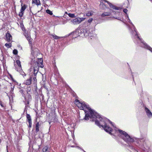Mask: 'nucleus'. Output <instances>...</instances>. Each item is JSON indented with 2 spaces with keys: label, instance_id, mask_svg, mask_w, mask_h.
Instances as JSON below:
<instances>
[{
  "label": "nucleus",
  "instance_id": "obj_26",
  "mask_svg": "<svg viewBox=\"0 0 152 152\" xmlns=\"http://www.w3.org/2000/svg\"><path fill=\"white\" fill-rule=\"evenodd\" d=\"M68 15L69 17L72 18H74L75 17V15L74 14L69 13Z\"/></svg>",
  "mask_w": 152,
  "mask_h": 152
},
{
  "label": "nucleus",
  "instance_id": "obj_10",
  "mask_svg": "<svg viewBox=\"0 0 152 152\" xmlns=\"http://www.w3.org/2000/svg\"><path fill=\"white\" fill-rule=\"evenodd\" d=\"M6 40L8 42H10L12 40V36L9 33L7 32L6 35Z\"/></svg>",
  "mask_w": 152,
  "mask_h": 152
},
{
  "label": "nucleus",
  "instance_id": "obj_43",
  "mask_svg": "<svg viewBox=\"0 0 152 152\" xmlns=\"http://www.w3.org/2000/svg\"><path fill=\"white\" fill-rule=\"evenodd\" d=\"M84 151V152H85V151Z\"/></svg>",
  "mask_w": 152,
  "mask_h": 152
},
{
  "label": "nucleus",
  "instance_id": "obj_29",
  "mask_svg": "<svg viewBox=\"0 0 152 152\" xmlns=\"http://www.w3.org/2000/svg\"><path fill=\"white\" fill-rule=\"evenodd\" d=\"M21 27L22 28V30L24 31H25L26 30L25 29V28L24 27V25L22 23L21 24Z\"/></svg>",
  "mask_w": 152,
  "mask_h": 152
},
{
  "label": "nucleus",
  "instance_id": "obj_4",
  "mask_svg": "<svg viewBox=\"0 0 152 152\" xmlns=\"http://www.w3.org/2000/svg\"><path fill=\"white\" fill-rule=\"evenodd\" d=\"M31 64L34 66V73L30 75L29 78L25 80L23 82L24 84L29 85L31 84L32 79H33L34 83L37 82L36 75L39 69V65L40 64L37 61H34L32 59L31 62Z\"/></svg>",
  "mask_w": 152,
  "mask_h": 152
},
{
  "label": "nucleus",
  "instance_id": "obj_30",
  "mask_svg": "<svg viewBox=\"0 0 152 152\" xmlns=\"http://www.w3.org/2000/svg\"><path fill=\"white\" fill-rule=\"evenodd\" d=\"M93 20V19L92 18H90L88 20V22L89 23H91V22H92V21Z\"/></svg>",
  "mask_w": 152,
  "mask_h": 152
},
{
  "label": "nucleus",
  "instance_id": "obj_28",
  "mask_svg": "<svg viewBox=\"0 0 152 152\" xmlns=\"http://www.w3.org/2000/svg\"><path fill=\"white\" fill-rule=\"evenodd\" d=\"M80 23L82 21L84 20L85 19V18H78Z\"/></svg>",
  "mask_w": 152,
  "mask_h": 152
},
{
  "label": "nucleus",
  "instance_id": "obj_18",
  "mask_svg": "<svg viewBox=\"0 0 152 152\" xmlns=\"http://www.w3.org/2000/svg\"><path fill=\"white\" fill-rule=\"evenodd\" d=\"M40 124L39 122H37L36 124V132H37L39 131V128L40 126Z\"/></svg>",
  "mask_w": 152,
  "mask_h": 152
},
{
  "label": "nucleus",
  "instance_id": "obj_21",
  "mask_svg": "<svg viewBox=\"0 0 152 152\" xmlns=\"http://www.w3.org/2000/svg\"><path fill=\"white\" fill-rule=\"evenodd\" d=\"M38 51V49L37 48L34 49V50H32L31 52V54L33 55L35 54H36V53H35V52H37Z\"/></svg>",
  "mask_w": 152,
  "mask_h": 152
},
{
  "label": "nucleus",
  "instance_id": "obj_2",
  "mask_svg": "<svg viewBox=\"0 0 152 152\" xmlns=\"http://www.w3.org/2000/svg\"><path fill=\"white\" fill-rule=\"evenodd\" d=\"M121 134L120 136L123 140L129 144V147L132 149H135L133 145H135L143 151L145 150L144 145L145 141L144 139H138L134 141V139L129 135L126 132L121 130H118Z\"/></svg>",
  "mask_w": 152,
  "mask_h": 152
},
{
  "label": "nucleus",
  "instance_id": "obj_17",
  "mask_svg": "<svg viewBox=\"0 0 152 152\" xmlns=\"http://www.w3.org/2000/svg\"><path fill=\"white\" fill-rule=\"evenodd\" d=\"M26 117L27 118V121L28 122H32L31 118L29 114L27 113Z\"/></svg>",
  "mask_w": 152,
  "mask_h": 152
},
{
  "label": "nucleus",
  "instance_id": "obj_25",
  "mask_svg": "<svg viewBox=\"0 0 152 152\" xmlns=\"http://www.w3.org/2000/svg\"><path fill=\"white\" fill-rule=\"evenodd\" d=\"M93 12L92 11H91L90 12H89L87 13L86 14L87 16H90L93 15Z\"/></svg>",
  "mask_w": 152,
  "mask_h": 152
},
{
  "label": "nucleus",
  "instance_id": "obj_37",
  "mask_svg": "<svg viewBox=\"0 0 152 152\" xmlns=\"http://www.w3.org/2000/svg\"><path fill=\"white\" fill-rule=\"evenodd\" d=\"M77 148H78L81 149V148H80V147H78V146H77Z\"/></svg>",
  "mask_w": 152,
  "mask_h": 152
},
{
  "label": "nucleus",
  "instance_id": "obj_14",
  "mask_svg": "<svg viewBox=\"0 0 152 152\" xmlns=\"http://www.w3.org/2000/svg\"><path fill=\"white\" fill-rule=\"evenodd\" d=\"M99 7L100 8L102 9H104L107 8L106 6L102 2H101Z\"/></svg>",
  "mask_w": 152,
  "mask_h": 152
},
{
  "label": "nucleus",
  "instance_id": "obj_27",
  "mask_svg": "<svg viewBox=\"0 0 152 152\" xmlns=\"http://www.w3.org/2000/svg\"><path fill=\"white\" fill-rule=\"evenodd\" d=\"M18 51L16 49H14L13 51V53L14 55H16L18 54Z\"/></svg>",
  "mask_w": 152,
  "mask_h": 152
},
{
  "label": "nucleus",
  "instance_id": "obj_11",
  "mask_svg": "<svg viewBox=\"0 0 152 152\" xmlns=\"http://www.w3.org/2000/svg\"><path fill=\"white\" fill-rule=\"evenodd\" d=\"M145 110L147 116L149 118L152 117V113L148 108L145 107Z\"/></svg>",
  "mask_w": 152,
  "mask_h": 152
},
{
  "label": "nucleus",
  "instance_id": "obj_24",
  "mask_svg": "<svg viewBox=\"0 0 152 152\" xmlns=\"http://www.w3.org/2000/svg\"><path fill=\"white\" fill-rule=\"evenodd\" d=\"M5 46L8 48H10L12 46V44L11 43H6Z\"/></svg>",
  "mask_w": 152,
  "mask_h": 152
},
{
  "label": "nucleus",
  "instance_id": "obj_34",
  "mask_svg": "<svg viewBox=\"0 0 152 152\" xmlns=\"http://www.w3.org/2000/svg\"><path fill=\"white\" fill-rule=\"evenodd\" d=\"M28 42H29V43L30 44H31L32 43V42H31V41H30V40H28Z\"/></svg>",
  "mask_w": 152,
  "mask_h": 152
},
{
  "label": "nucleus",
  "instance_id": "obj_31",
  "mask_svg": "<svg viewBox=\"0 0 152 152\" xmlns=\"http://www.w3.org/2000/svg\"><path fill=\"white\" fill-rule=\"evenodd\" d=\"M28 123L29 124L28 127L29 128H31V127L32 126V122H29Z\"/></svg>",
  "mask_w": 152,
  "mask_h": 152
},
{
  "label": "nucleus",
  "instance_id": "obj_13",
  "mask_svg": "<svg viewBox=\"0 0 152 152\" xmlns=\"http://www.w3.org/2000/svg\"><path fill=\"white\" fill-rule=\"evenodd\" d=\"M23 34L27 40H30V34L29 33L26 32V31L25 30V31H24Z\"/></svg>",
  "mask_w": 152,
  "mask_h": 152
},
{
  "label": "nucleus",
  "instance_id": "obj_42",
  "mask_svg": "<svg viewBox=\"0 0 152 152\" xmlns=\"http://www.w3.org/2000/svg\"><path fill=\"white\" fill-rule=\"evenodd\" d=\"M65 13H67V12H65Z\"/></svg>",
  "mask_w": 152,
  "mask_h": 152
},
{
  "label": "nucleus",
  "instance_id": "obj_33",
  "mask_svg": "<svg viewBox=\"0 0 152 152\" xmlns=\"http://www.w3.org/2000/svg\"><path fill=\"white\" fill-rule=\"evenodd\" d=\"M29 104V102L28 101H27V103H26V107H28V105Z\"/></svg>",
  "mask_w": 152,
  "mask_h": 152
},
{
  "label": "nucleus",
  "instance_id": "obj_36",
  "mask_svg": "<svg viewBox=\"0 0 152 152\" xmlns=\"http://www.w3.org/2000/svg\"><path fill=\"white\" fill-rule=\"evenodd\" d=\"M132 76L133 80H134V75H132Z\"/></svg>",
  "mask_w": 152,
  "mask_h": 152
},
{
  "label": "nucleus",
  "instance_id": "obj_39",
  "mask_svg": "<svg viewBox=\"0 0 152 152\" xmlns=\"http://www.w3.org/2000/svg\"><path fill=\"white\" fill-rule=\"evenodd\" d=\"M41 64V67H42V65L43 66V65L42 64Z\"/></svg>",
  "mask_w": 152,
  "mask_h": 152
},
{
  "label": "nucleus",
  "instance_id": "obj_23",
  "mask_svg": "<svg viewBox=\"0 0 152 152\" xmlns=\"http://www.w3.org/2000/svg\"><path fill=\"white\" fill-rule=\"evenodd\" d=\"M46 12L47 13L50 15H52L53 14V13L52 11H51L50 10H48V9L47 10H46Z\"/></svg>",
  "mask_w": 152,
  "mask_h": 152
},
{
  "label": "nucleus",
  "instance_id": "obj_41",
  "mask_svg": "<svg viewBox=\"0 0 152 152\" xmlns=\"http://www.w3.org/2000/svg\"><path fill=\"white\" fill-rule=\"evenodd\" d=\"M117 129H115V131H117Z\"/></svg>",
  "mask_w": 152,
  "mask_h": 152
},
{
  "label": "nucleus",
  "instance_id": "obj_8",
  "mask_svg": "<svg viewBox=\"0 0 152 152\" xmlns=\"http://www.w3.org/2000/svg\"><path fill=\"white\" fill-rule=\"evenodd\" d=\"M16 63L17 65H15L16 69L17 70V69H21L22 68L20 64V62L19 60L16 61Z\"/></svg>",
  "mask_w": 152,
  "mask_h": 152
},
{
  "label": "nucleus",
  "instance_id": "obj_3",
  "mask_svg": "<svg viewBox=\"0 0 152 152\" xmlns=\"http://www.w3.org/2000/svg\"><path fill=\"white\" fill-rule=\"evenodd\" d=\"M127 11L128 10L126 9H124L123 10L124 12L126 14V16L128 19V21L131 24L132 26L131 27L132 28L129 26V27L130 32L132 35L134 42L135 43L138 44L141 47L147 49L152 52V48L147 45L146 43L144 42L142 39L140 38L138 36L136 29L132 23L131 22L128 15H127Z\"/></svg>",
  "mask_w": 152,
  "mask_h": 152
},
{
  "label": "nucleus",
  "instance_id": "obj_38",
  "mask_svg": "<svg viewBox=\"0 0 152 152\" xmlns=\"http://www.w3.org/2000/svg\"><path fill=\"white\" fill-rule=\"evenodd\" d=\"M71 147H75V146H71Z\"/></svg>",
  "mask_w": 152,
  "mask_h": 152
},
{
  "label": "nucleus",
  "instance_id": "obj_12",
  "mask_svg": "<svg viewBox=\"0 0 152 152\" xmlns=\"http://www.w3.org/2000/svg\"><path fill=\"white\" fill-rule=\"evenodd\" d=\"M71 22L72 24L74 25H77L80 23L78 18L72 20Z\"/></svg>",
  "mask_w": 152,
  "mask_h": 152
},
{
  "label": "nucleus",
  "instance_id": "obj_22",
  "mask_svg": "<svg viewBox=\"0 0 152 152\" xmlns=\"http://www.w3.org/2000/svg\"><path fill=\"white\" fill-rule=\"evenodd\" d=\"M48 146H46L44 147L42 149V151L43 152H46L48 151Z\"/></svg>",
  "mask_w": 152,
  "mask_h": 152
},
{
  "label": "nucleus",
  "instance_id": "obj_32",
  "mask_svg": "<svg viewBox=\"0 0 152 152\" xmlns=\"http://www.w3.org/2000/svg\"><path fill=\"white\" fill-rule=\"evenodd\" d=\"M0 104L2 107H4V106L2 102L0 100Z\"/></svg>",
  "mask_w": 152,
  "mask_h": 152
},
{
  "label": "nucleus",
  "instance_id": "obj_7",
  "mask_svg": "<svg viewBox=\"0 0 152 152\" xmlns=\"http://www.w3.org/2000/svg\"><path fill=\"white\" fill-rule=\"evenodd\" d=\"M69 36L72 37V38H75L79 37L77 30L70 34Z\"/></svg>",
  "mask_w": 152,
  "mask_h": 152
},
{
  "label": "nucleus",
  "instance_id": "obj_5",
  "mask_svg": "<svg viewBox=\"0 0 152 152\" xmlns=\"http://www.w3.org/2000/svg\"><path fill=\"white\" fill-rule=\"evenodd\" d=\"M92 30L91 28L88 30V29L86 28H83L77 30L78 36L82 37L88 36L90 37H92V34L90 33V31H92Z\"/></svg>",
  "mask_w": 152,
  "mask_h": 152
},
{
  "label": "nucleus",
  "instance_id": "obj_20",
  "mask_svg": "<svg viewBox=\"0 0 152 152\" xmlns=\"http://www.w3.org/2000/svg\"><path fill=\"white\" fill-rule=\"evenodd\" d=\"M51 35L52 36L53 38L54 39H58L61 38V37L56 36L55 34H51Z\"/></svg>",
  "mask_w": 152,
  "mask_h": 152
},
{
  "label": "nucleus",
  "instance_id": "obj_15",
  "mask_svg": "<svg viewBox=\"0 0 152 152\" xmlns=\"http://www.w3.org/2000/svg\"><path fill=\"white\" fill-rule=\"evenodd\" d=\"M110 15V13L109 12H106L103 13L101 15V16L102 17H105Z\"/></svg>",
  "mask_w": 152,
  "mask_h": 152
},
{
  "label": "nucleus",
  "instance_id": "obj_1",
  "mask_svg": "<svg viewBox=\"0 0 152 152\" xmlns=\"http://www.w3.org/2000/svg\"><path fill=\"white\" fill-rule=\"evenodd\" d=\"M75 102L79 108L84 110L85 116L84 119L88 120L89 118L91 119V121H95V124L100 128L102 127L106 132L111 134V132H113V131L107 124L108 123H110L114 127L111 121L107 118L101 117L95 111L92 110L85 102H81L78 100L76 99Z\"/></svg>",
  "mask_w": 152,
  "mask_h": 152
},
{
  "label": "nucleus",
  "instance_id": "obj_40",
  "mask_svg": "<svg viewBox=\"0 0 152 152\" xmlns=\"http://www.w3.org/2000/svg\"><path fill=\"white\" fill-rule=\"evenodd\" d=\"M42 63V62H40V63H41H41Z\"/></svg>",
  "mask_w": 152,
  "mask_h": 152
},
{
  "label": "nucleus",
  "instance_id": "obj_9",
  "mask_svg": "<svg viewBox=\"0 0 152 152\" xmlns=\"http://www.w3.org/2000/svg\"><path fill=\"white\" fill-rule=\"evenodd\" d=\"M103 0L104 1H105V2H107L108 4L110 6V8H112L113 9H115V10H118L119 9V7H117L113 5L111 3H110L109 2L107 1H106V0Z\"/></svg>",
  "mask_w": 152,
  "mask_h": 152
},
{
  "label": "nucleus",
  "instance_id": "obj_35",
  "mask_svg": "<svg viewBox=\"0 0 152 152\" xmlns=\"http://www.w3.org/2000/svg\"><path fill=\"white\" fill-rule=\"evenodd\" d=\"M113 13L114 14H117V13H118V12H115V11H112Z\"/></svg>",
  "mask_w": 152,
  "mask_h": 152
},
{
  "label": "nucleus",
  "instance_id": "obj_6",
  "mask_svg": "<svg viewBox=\"0 0 152 152\" xmlns=\"http://www.w3.org/2000/svg\"><path fill=\"white\" fill-rule=\"evenodd\" d=\"M26 9V5L24 4L23 6L21 5V7L20 9V11L19 14V16L21 17L23 16L24 11Z\"/></svg>",
  "mask_w": 152,
  "mask_h": 152
},
{
  "label": "nucleus",
  "instance_id": "obj_16",
  "mask_svg": "<svg viewBox=\"0 0 152 152\" xmlns=\"http://www.w3.org/2000/svg\"><path fill=\"white\" fill-rule=\"evenodd\" d=\"M17 71H18L19 72L21 75H23V76H26V74L22 71V68L21 69H17Z\"/></svg>",
  "mask_w": 152,
  "mask_h": 152
},
{
  "label": "nucleus",
  "instance_id": "obj_19",
  "mask_svg": "<svg viewBox=\"0 0 152 152\" xmlns=\"http://www.w3.org/2000/svg\"><path fill=\"white\" fill-rule=\"evenodd\" d=\"M32 3L36 4L37 5H38L40 4L39 0H32Z\"/></svg>",
  "mask_w": 152,
  "mask_h": 152
}]
</instances>
